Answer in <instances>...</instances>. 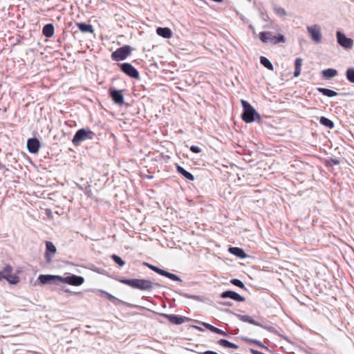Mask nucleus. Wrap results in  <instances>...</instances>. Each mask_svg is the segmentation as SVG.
I'll list each match as a JSON object with an SVG mask.
<instances>
[{
    "label": "nucleus",
    "mask_w": 354,
    "mask_h": 354,
    "mask_svg": "<svg viewBox=\"0 0 354 354\" xmlns=\"http://www.w3.org/2000/svg\"><path fill=\"white\" fill-rule=\"evenodd\" d=\"M346 76L347 80L354 84V68H350L346 70Z\"/></svg>",
    "instance_id": "nucleus-29"
},
{
    "label": "nucleus",
    "mask_w": 354,
    "mask_h": 354,
    "mask_svg": "<svg viewBox=\"0 0 354 354\" xmlns=\"http://www.w3.org/2000/svg\"><path fill=\"white\" fill-rule=\"evenodd\" d=\"M317 91L322 93L324 95L328 96V97H335L337 95V93L328 88L319 87L317 88Z\"/></svg>",
    "instance_id": "nucleus-24"
},
{
    "label": "nucleus",
    "mask_w": 354,
    "mask_h": 354,
    "mask_svg": "<svg viewBox=\"0 0 354 354\" xmlns=\"http://www.w3.org/2000/svg\"><path fill=\"white\" fill-rule=\"evenodd\" d=\"M110 96L111 97L113 102L118 104H122L124 103V95L122 91L119 90H110Z\"/></svg>",
    "instance_id": "nucleus-14"
},
{
    "label": "nucleus",
    "mask_w": 354,
    "mask_h": 354,
    "mask_svg": "<svg viewBox=\"0 0 354 354\" xmlns=\"http://www.w3.org/2000/svg\"><path fill=\"white\" fill-rule=\"evenodd\" d=\"M319 122L322 125L329 129H333L334 127V123L333 122V121L324 116L320 118Z\"/></svg>",
    "instance_id": "nucleus-27"
},
{
    "label": "nucleus",
    "mask_w": 354,
    "mask_h": 354,
    "mask_svg": "<svg viewBox=\"0 0 354 354\" xmlns=\"http://www.w3.org/2000/svg\"><path fill=\"white\" fill-rule=\"evenodd\" d=\"M146 265L148 266L149 268H150L151 270H153L156 272V270L158 269V268L155 266L150 265L149 263H146Z\"/></svg>",
    "instance_id": "nucleus-39"
},
{
    "label": "nucleus",
    "mask_w": 354,
    "mask_h": 354,
    "mask_svg": "<svg viewBox=\"0 0 354 354\" xmlns=\"http://www.w3.org/2000/svg\"><path fill=\"white\" fill-rule=\"evenodd\" d=\"M94 133L93 131L81 129L75 133L72 140V142L74 145L77 146L81 142L85 140L92 139Z\"/></svg>",
    "instance_id": "nucleus-5"
},
{
    "label": "nucleus",
    "mask_w": 354,
    "mask_h": 354,
    "mask_svg": "<svg viewBox=\"0 0 354 354\" xmlns=\"http://www.w3.org/2000/svg\"><path fill=\"white\" fill-rule=\"evenodd\" d=\"M190 150L195 153H198L201 151V149L199 147L194 145L190 147Z\"/></svg>",
    "instance_id": "nucleus-35"
},
{
    "label": "nucleus",
    "mask_w": 354,
    "mask_h": 354,
    "mask_svg": "<svg viewBox=\"0 0 354 354\" xmlns=\"http://www.w3.org/2000/svg\"><path fill=\"white\" fill-rule=\"evenodd\" d=\"M46 252H45V258L48 263L52 261L53 257L57 252V249L55 245L49 241H46Z\"/></svg>",
    "instance_id": "nucleus-10"
},
{
    "label": "nucleus",
    "mask_w": 354,
    "mask_h": 354,
    "mask_svg": "<svg viewBox=\"0 0 354 354\" xmlns=\"http://www.w3.org/2000/svg\"><path fill=\"white\" fill-rule=\"evenodd\" d=\"M59 278H61V276L58 275H50V274H41L39 276L38 279L39 281L46 284L50 283L52 281H59Z\"/></svg>",
    "instance_id": "nucleus-16"
},
{
    "label": "nucleus",
    "mask_w": 354,
    "mask_h": 354,
    "mask_svg": "<svg viewBox=\"0 0 354 354\" xmlns=\"http://www.w3.org/2000/svg\"><path fill=\"white\" fill-rule=\"evenodd\" d=\"M307 30L310 35L311 39L315 41L317 43H319L321 41L322 39V35H321V30L320 28L317 26L314 25L313 26H308L307 28Z\"/></svg>",
    "instance_id": "nucleus-11"
},
{
    "label": "nucleus",
    "mask_w": 354,
    "mask_h": 354,
    "mask_svg": "<svg viewBox=\"0 0 354 354\" xmlns=\"http://www.w3.org/2000/svg\"><path fill=\"white\" fill-rule=\"evenodd\" d=\"M241 103L242 104L243 112L241 115L242 120L246 123H251L255 120V117H257L258 119H260L259 115L247 101L244 100H241Z\"/></svg>",
    "instance_id": "nucleus-2"
},
{
    "label": "nucleus",
    "mask_w": 354,
    "mask_h": 354,
    "mask_svg": "<svg viewBox=\"0 0 354 354\" xmlns=\"http://www.w3.org/2000/svg\"><path fill=\"white\" fill-rule=\"evenodd\" d=\"M3 279L7 280L10 284H17L19 282V277L12 274V268L10 265H6L3 270L0 271V281Z\"/></svg>",
    "instance_id": "nucleus-3"
},
{
    "label": "nucleus",
    "mask_w": 354,
    "mask_h": 354,
    "mask_svg": "<svg viewBox=\"0 0 354 354\" xmlns=\"http://www.w3.org/2000/svg\"><path fill=\"white\" fill-rule=\"evenodd\" d=\"M241 319L250 324H254V321L249 316H242Z\"/></svg>",
    "instance_id": "nucleus-36"
},
{
    "label": "nucleus",
    "mask_w": 354,
    "mask_h": 354,
    "mask_svg": "<svg viewBox=\"0 0 354 354\" xmlns=\"http://www.w3.org/2000/svg\"><path fill=\"white\" fill-rule=\"evenodd\" d=\"M218 344L221 346L230 348L236 349L238 348V346L234 343L229 342L227 339H221L218 341Z\"/></svg>",
    "instance_id": "nucleus-25"
},
{
    "label": "nucleus",
    "mask_w": 354,
    "mask_h": 354,
    "mask_svg": "<svg viewBox=\"0 0 354 354\" xmlns=\"http://www.w3.org/2000/svg\"><path fill=\"white\" fill-rule=\"evenodd\" d=\"M295 72H294V76L298 77L301 73V66H302V59L299 57L295 59Z\"/></svg>",
    "instance_id": "nucleus-26"
},
{
    "label": "nucleus",
    "mask_w": 354,
    "mask_h": 354,
    "mask_svg": "<svg viewBox=\"0 0 354 354\" xmlns=\"http://www.w3.org/2000/svg\"><path fill=\"white\" fill-rule=\"evenodd\" d=\"M228 250L231 254L236 256L237 257L244 259L247 257L244 250L241 248L230 247Z\"/></svg>",
    "instance_id": "nucleus-18"
},
{
    "label": "nucleus",
    "mask_w": 354,
    "mask_h": 354,
    "mask_svg": "<svg viewBox=\"0 0 354 354\" xmlns=\"http://www.w3.org/2000/svg\"><path fill=\"white\" fill-rule=\"evenodd\" d=\"M203 326L207 328L208 330H209L210 331L213 332V333H215L216 334H218V335H224V336H227V333H225V331L209 324H207V323H203Z\"/></svg>",
    "instance_id": "nucleus-22"
},
{
    "label": "nucleus",
    "mask_w": 354,
    "mask_h": 354,
    "mask_svg": "<svg viewBox=\"0 0 354 354\" xmlns=\"http://www.w3.org/2000/svg\"><path fill=\"white\" fill-rule=\"evenodd\" d=\"M221 297L223 299L225 298H230L236 301H244L245 298L241 296L239 294L236 293L232 290H227L221 294Z\"/></svg>",
    "instance_id": "nucleus-12"
},
{
    "label": "nucleus",
    "mask_w": 354,
    "mask_h": 354,
    "mask_svg": "<svg viewBox=\"0 0 354 354\" xmlns=\"http://www.w3.org/2000/svg\"><path fill=\"white\" fill-rule=\"evenodd\" d=\"M59 282L66 283L71 286H79L84 282V277L73 274L66 277L59 278Z\"/></svg>",
    "instance_id": "nucleus-7"
},
{
    "label": "nucleus",
    "mask_w": 354,
    "mask_h": 354,
    "mask_svg": "<svg viewBox=\"0 0 354 354\" xmlns=\"http://www.w3.org/2000/svg\"><path fill=\"white\" fill-rule=\"evenodd\" d=\"M112 259L114 262L118 264L120 267L123 266L125 264V262L120 258L119 256L116 254H113L111 256Z\"/></svg>",
    "instance_id": "nucleus-30"
},
{
    "label": "nucleus",
    "mask_w": 354,
    "mask_h": 354,
    "mask_svg": "<svg viewBox=\"0 0 354 354\" xmlns=\"http://www.w3.org/2000/svg\"><path fill=\"white\" fill-rule=\"evenodd\" d=\"M260 62L263 66H264L268 70H270V71L273 70V65L266 57H265L263 56L260 57Z\"/></svg>",
    "instance_id": "nucleus-28"
},
{
    "label": "nucleus",
    "mask_w": 354,
    "mask_h": 354,
    "mask_svg": "<svg viewBox=\"0 0 354 354\" xmlns=\"http://www.w3.org/2000/svg\"><path fill=\"white\" fill-rule=\"evenodd\" d=\"M120 68L122 72L129 77L136 79L139 78V73L131 64L124 63L121 64Z\"/></svg>",
    "instance_id": "nucleus-9"
},
{
    "label": "nucleus",
    "mask_w": 354,
    "mask_h": 354,
    "mask_svg": "<svg viewBox=\"0 0 354 354\" xmlns=\"http://www.w3.org/2000/svg\"><path fill=\"white\" fill-rule=\"evenodd\" d=\"M166 277H167V278H169V279H170L171 280H174V281H178V280H180L179 277L176 274H173V273H170L169 272H167Z\"/></svg>",
    "instance_id": "nucleus-34"
},
{
    "label": "nucleus",
    "mask_w": 354,
    "mask_h": 354,
    "mask_svg": "<svg viewBox=\"0 0 354 354\" xmlns=\"http://www.w3.org/2000/svg\"><path fill=\"white\" fill-rule=\"evenodd\" d=\"M230 283L234 286H236L242 289H245V286L243 283L237 279H233L230 280Z\"/></svg>",
    "instance_id": "nucleus-32"
},
{
    "label": "nucleus",
    "mask_w": 354,
    "mask_h": 354,
    "mask_svg": "<svg viewBox=\"0 0 354 354\" xmlns=\"http://www.w3.org/2000/svg\"><path fill=\"white\" fill-rule=\"evenodd\" d=\"M157 34L165 39H169L172 36V32L169 28L159 27L156 30Z\"/></svg>",
    "instance_id": "nucleus-17"
},
{
    "label": "nucleus",
    "mask_w": 354,
    "mask_h": 354,
    "mask_svg": "<svg viewBox=\"0 0 354 354\" xmlns=\"http://www.w3.org/2000/svg\"><path fill=\"white\" fill-rule=\"evenodd\" d=\"M322 73L325 78L330 79L337 75V71L333 68H328L322 71Z\"/></svg>",
    "instance_id": "nucleus-23"
},
{
    "label": "nucleus",
    "mask_w": 354,
    "mask_h": 354,
    "mask_svg": "<svg viewBox=\"0 0 354 354\" xmlns=\"http://www.w3.org/2000/svg\"><path fill=\"white\" fill-rule=\"evenodd\" d=\"M201 354H218V353H217L214 351H207L202 353Z\"/></svg>",
    "instance_id": "nucleus-41"
},
{
    "label": "nucleus",
    "mask_w": 354,
    "mask_h": 354,
    "mask_svg": "<svg viewBox=\"0 0 354 354\" xmlns=\"http://www.w3.org/2000/svg\"><path fill=\"white\" fill-rule=\"evenodd\" d=\"M274 12L280 17L286 16V12L285 10V9L281 7H274Z\"/></svg>",
    "instance_id": "nucleus-31"
},
{
    "label": "nucleus",
    "mask_w": 354,
    "mask_h": 354,
    "mask_svg": "<svg viewBox=\"0 0 354 354\" xmlns=\"http://www.w3.org/2000/svg\"><path fill=\"white\" fill-rule=\"evenodd\" d=\"M337 41L341 46L345 48H351L353 45V40L346 37L344 34L339 31L337 32Z\"/></svg>",
    "instance_id": "nucleus-8"
},
{
    "label": "nucleus",
    "mask_w": 354,
    "mask_h": 354,
    "mask_svg": "<svg viewBox=\"0 0 354 354\" xmlns=\"http://www.w3.org/2000/svg\"><path fill=\"white\" fill-rule=\"evenodd\" d=\"M250 352L252 353V354H263L262 352H260L259 351H257V350H254L253 348H250Z\"/></svg>",
    "instance_id": "nucleus-40"
},
{
    "label": "nucleus",
    "mask_w": 354,
    "mask_h": 354,
    "mask_svg": "<svg viewBox=\"0 0 354 354\" xmlns=\"http://www.w3.org/2000/svg\"><path fill=\"white\" fill-rule=\"evenodd\" d=\"M75 24L78 27L79 30L84 33H93L94 32L93 28L91 24L79 22H77Z\"/></svg>",
    "instance_id": "nucleus-20"
},
{
    "label": "nucleus",
    "mask_w": 354,
    "mask_h": 354,
    "mask_svg": "<svg viewBox=\"0 0 354 354\" xmlns=\"http://www.w3.org/2000/svg\"><path fill=\"white\" fill-rule=\"evenodd\" d=\"M259 37L260 40L263 43L270 41L271 44H277L279 42H285L283 35H279L278 36H274L270 32H261Z\"/></svg>",
    "instance_id": "nucleus-4"
},
{
    "label": "nucleus",
    "mask_w": 354,
    "mask_h": 354,
    "mask_svg": "<svg viewBox=\"0 0 354 354\" xmlns=\"http://www.w3.org/2000/svg\"><path fill=\"white\" fill-rule=\"evenodd\" d=\"M55 32V28L52 24H48L43 27L42 34L46 37H51Z\"/></svg>",
    "instance_id": "nucleus-19"
},
{
    "label": "nucleus",
    "mask_w": 354,
    "mask_h": 354,
    "mask_svg": "<svg viewBox=\"0 0 354 354\" xmlns=\"http://www.w3.org/2000/svg\"><path fill=\"white\" fill-rule=\"evenodd\" d=\"M46 214H47L48 216H50V215H51V211H50V209H46Z\"/></svg>",
    "instance_id": "nucleus-42"
},
{
    "label": "nucleus",
    "mask_w": 354,
    "mask_h": 354,
    "mask_svg": "<svg viewBox=\"0 0 354 354\" xmlns=\"http://www.w3.org/2000/svg\"><path fill=\"white\" fill-rule=\"evenodd\" d=\"M156 273H158L162 276L166 277L167 271H165V270H162L158 268V269L156 270Z\"/></svg>",
    "instance_id": "nucleus-38"
},
{
    "label": "nucleus",
    "mask_w": 354,
    "mask_h": 354,
    "mask_svg": "<svg viewBox=\"0 0 354 354\" xmlns=\"http://www.w3.org/2000/svg\"><path fill=\"white\" fill-rule=\"evenodd\" d=\"M247 342H249L250 344H254L259 346H262L261 343L256 339H247Z\"/></svg>",
    "instance_id": "nucleus-37"
},
{
    "label": "nucleus",
    "mask_w": 354,
    "mask_h": 354,
    "mask_svg": "<svg viewBox=\"0 0 354 354\" xmlns=\"http://www.w3.org/2000/svg\"><path fill=\"white\" fill-rule=\"evenodd\" d=\"M120 282L127 285L133 288L139 289L140 290L149 291L153 289V283L147 279H120Z\"/></svg>",
    "instance_id": "nucleus-1"
},
{
    "label": "nucleus",
    "mask_w": 354,
    "mask_h": 354,
    "mask_svg": "<svg viewBox=\"0 0 354 354\" xmlns=\"http://www.w3.org/2000/svg\"><path fill=\"white\" fill-rule=\"evenodd\" d=\"M176 170L182 176H183L185 178H187V180H194V176L187 171L183 167H182L180 165H177L176 166Z\"/></svg>",
    "instance_id": "nucleus-21"
},
{
    "label": "nucleus",
    "mask_w": 354,
    "mask_h": 354,
    "mask_svg": "<svg viewBox=\"0 0 354 354\" xmlns=\"http://www.w3.org/2000/svg\"><path fill=\"white\" fill-rule=\"evenodd\" d=\"M100 292L102 295H104L107 299L112 302H115V301L118 300L117 298H115L114 296L104 290H100Z\"/></svg>",
    "instance_id": "nucleus-33"
},
{
    "label": "nucleus",
    "mask_w": 354,
    "mask_h": 354,
    "mask_svg": "<svg viewBox=\"0 0 354 354\" xmlns=\"http://www.w3.org/2000/svg\"><path fill=\"white\" fill-rule=\"evenodd\" d=\"M161 315L174 324H181L187 320L185 317L178 316L176 315L162 314Z\"/></svg>",
    "instance_id": "nucleus-15"
},
{
    "label": "nucleus",
    "mask_w": 354,
    "mask_h": 354,
    "mask_svg": "<svg viewBox=\"0 0 354 354\" xmlns=\"http://www.w3.org/2000/svg\"><path fill=\"white\" fill-rule=\"evenodd\" d=\"M41 147L39 141L37 138H30L27 142V148L29 152L36 153Z\"/></svg>",
    "instance_id": "nucleus-13"
},
{
    "label": "nucleus",
    "mask_w": 354,
    "mask_h": 354,
    "mask_svg": "<svg viewBox=\"0 0 354 354\" xmlns=\"http://www.w3.org/2000/svg\"><path fill=\"white\" fill-rule=\"evenodd\" d=\"M131 50L129 46L120 47L112 53L111 59L114 61L124 60L131 54Z\"/></svg>",
    "instance_id": "nucleus-6"
}]
</instances>
